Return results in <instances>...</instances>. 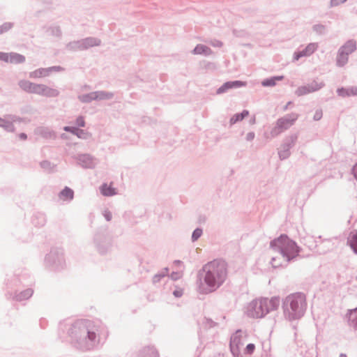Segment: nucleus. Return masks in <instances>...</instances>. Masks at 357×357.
<instances>
[{
    "mask_svg": "<svg viewBox=\"0 0 357 357\" xmlns=\"http://www.w3.org/2000/svg\"><path fill=\"white\" fill-rule=\"evenodd\" d=\"M206 271L205 284L199 287L203 294L211 292L219 287L227 279V264L224 260L215 259L206 264L204 267Z\"/></svg>",
    "mask_w": 357,
    "mask_h": 357,
    "instance_id": "nucleus-1",
    "label": "nucleus"
},
{
    "mask_svg": "<svg viewBox=\"0 0 357 357\" xmlns=\"http://www.w3.org/2000/svg\"><path fill=\"white\" fill-rule=\"evenodd\" d=\"M307 301L305 295L294 293L286 297L284 303V312L289 320L301 318L306 310Z\"/></svg>",
    "mask_w": 357,
    "mask_h": 357,
    "instance_id": "nucleus-2",
    "label": "nucleus"
},
{
    "mask_svg": "<svg viewBox=\"0 0 357 357\" xmlns=\"http://www.w3.org/2000/svg\"><path fill=\"white\" fill-rule=\"evenodd\" d=\"M272 248L279 250L289 260L298 252V247L296 243L290 240L287 235L282 234L271 243Z\"/></svg>",
    "mask_w": 357,
    "mask_h": 357,
    "instance_id": "nucleus-3",
    "label": "nucleus"
},
{
    "mask_svg": "<svg viewBox=\"0 0 357 357\" xmlns=\"http://www.w3.org/2000/svg\"><path fill=\"white\" fill-rule=\"evenodd\" d=\"M97 331L96 327L92 322L89 321H81L73 326L72 333H74L77 337L86 335L90 341L93 342L96 339Z\"/></svg>",
    "mask_w": 357,
    "mask_h": 357,
    "instance_id": "nucleus-4",
    "label": "nucleus"
},
{
    "mask_svg": "<svg viewBox=\"0 0 357 357\" xmlns=\"http://www.w3.org/2000/svg\"><path fill=\"white\" fill-rule=\"evenodd\" d=\"M268 312L266 306V298L255 299L247 307V314L253 318H261Z\"/></svg>",
    "mask_w": 357,
    "mask_h": 357,
    "instance_id": "nucleus-5",
    "label": "nucleus"
},
{
    "mask_svg": "<svg viewBox=\"0 0 357 357\" xmlns=\"http://www.w3.org/2000/svg\"><path fill=\"white\" fill-rule=\"evenodd\" d=\"M19 84L21 89L29 93H42L50 96L57 95L56 91L47 89L44 85L33 84L29 81L22 80L20 82Z\"/></svg>",
    "mask_w": 357,
    "mask_h": 357,
    "instance_id": "nucleus-6",
    "label": "nucleus"
},
{
    "mask_svg": "<svg viewBox=\"0 0 357 357\" xmlns=\"http://www.w3.org/2000/svg\"><path fill=\"white\" fill-rule=\"evenodd\" d=\"M297 118L298 115L291 114L290 116H285L278 119L275 126L271 130V136H276L281 133L282 132H283L284 130L288 129L290 126H291L294 124Z\"/></svg>",
    "mask_w": 357,
    "mask_h": 357,
    "instance_id": "nucleus-7",
    "label": "nucleus"
},
{
    "mask_svg": "<svg viewBox=\"0 0 357 357\" xmlns=\"http://www.w3.org/2000/svg\"><path fill=\"white\" fill-rule=\"evenodd\" d=\"M245 85V83L241 81L228 82L225 83L221 87H220L217 92L218 93H220L225 92L227 90L229 89L241 87Z\"/></svg>",
    "mask_w": 357,
    "mask_h": 357,
    "instance_id": "nucleus-8",
    "label": "nucleus"
},
{
    "mask_svg": "<svg viewBox=\"0 0 357 357\" xmlns=\"http://www.w3.org/2000/svg\"><path fill=\"white\" fill-rule=\"evenodd\" d=\"M347 244L351 247L354 252L357 254V231L349 234L347 239Z\"/></svg>",
    "mask_w": 357,
    "mask_h": 357,
    "instance_id": "nucleus-9",
    "label": "nucleus"
},
{
    "mask_svg": "<svg viewBox=\"0 0 357 357\" xmlns=\"http://www.w3.org/2000/svg\"><path fill=\"white\" fill-rule=\"evenodd\" d=\"M316 49H317V45L315 44H310L306 47L305 50H303L299 53L295 54L294 58L296 60H298L301 56H309L312 53H313Z\"/></svg>",
    "mask_w": 357,
    "mask_h": 357,
    "instance_id": "nucleus-10",
    "label": "nucleus"
},
{
    "mask_svg": "<svg viewBox=\"0 0 357 357\" xmlns=\"http://www.w3.org/2000/svg\"><path fill=\"white\" fill-rule=\"evenodd\" d=\"M100 192L104 196H112L116 194V189L112 187V183L109 185L104 183L102 185Z\"/></svg>",
    "mask_w": 357,
    "mask_h": 357,
    "instance_id": "nucleus-11",
    "label": "nucleus"
},
{
    "mask_svg": "<svg viewBox=\"0 0 357 357\" xmlns=\"http://www.w3.org/2000/svg\"><path fill=\"white\" fill-rule=\"evenodd\" d=\"M50 69L48 68H40L30 73V77L31 78H40L46 77L49 75Z\"/></svg>",
    "mask_w": 357,
    "mask_h": 357,
    "instance_id": "nucleus-12",
    "label": "nucleus"
},
{
    "mask_svg": "<svg viewBox=\"0 0 357 357\" xmlns=\"http://www.w3.org/2000/svg\"><path fill=\"white\" fill-rule=\"evenodd\" d=\"M280 305V298L278 297H273L271 299L266 298V306L268 311L275 310Z\"/></svg>",
    "mask_w": 357,
    "mask_h": 357,
    "instance_id": "nucleus-13",
    "label": "nucleus"
},
{
    "mask_svg": "<svg viewBox=\"0 0 357 357\" xmlns=\"http://www.w3.org/2000/svg\"><path fill=\"white\" fill-rule=\"evenodd\" d=\"M356 49V43L353 41L347 42L341 49L340 52L345 53L349 55V54L353 52Z\"/></svg>",
    "mask_w": 357,
    "mask_h": 357,
    "instance_id": "nucleus-14",
    "label": "nucleus"
},
{
    "mask_svg": "<svg viewBox=\"0 0 357 357\" xmlns=\"http://www.w3.org/2000/svg\"><path fill=\"white\" fill-rule=\"evenodd\" d=\"M59 197L64 201L70 200L73 198V191L68 188H66L60 192Z\"/></svg>",
    "mask_w": 357,
    "mask_h": 357,
    "instance_id": "nucleus-15",
    "label": "nucleus"
},
{
    "mask_svg": "<svg viewBox=\"0 0 357 357\" xmlns=\"http://www.w3.org/2000/svg\"><path fill=\"white\" fill-rule=\"evenodd\" d=\"M10 63H20L25 60L24 56L17 53H10Z\"/></svg>",
    "mask_w": 357,
    "mask_h": 357,
    "instance_id": "nucleus-16",
    "label": "nucleus"
},
{
    "mask_svg": "<svg viewBox=\"0 0 357 357\" xmlns=\"http://www.w3.org/2000/svg\"><path fill=\"white\" fill-rule=\"evenodd\" d=\"M248 111L243 110L241 114H236L234 115L230 119L231 124H234L237 121L243 120L245 117L248 116Z\"/></svg>",
    "mask_w": 357,
    "mask_h": 357,
    "instance_id": "nucleus-17",
    "label": "nucleus"
},
{
    "mask_svg": "<svg viewBox=\"0 0 357 357\" xmlns=\"http://www.w3.org/2000/svg\"><path fill=\"white\" fill-rule=\"evenodd\" d=\"M194 52L195 54H208L211 52V50L209 48H208L206 46L203 45H198L196 46V47L194 50Z\"/></svg>",
    "mask_w": 357,
    "mask_h": 357,
    "instance_id": "nucleus-18",
    "label": "nucleus"
},
{
    "mask_svg": "<svg viewBox=\"0 0 357 357\" xmlns=\"http://www.w3.org/2000/svg\"><path fill=\"white\" fill-rule=\"evenodd\" d=\"M282 78H283V77L281 76V77H276L268 79L263 81L262 84L264 86H274L275 84L276 80H281V79H282Z\"/></svg>",
    "mask_w": 357,
    "mask_h": 357,
    "instance_id": "nucleus-19",
    "label": "nucleus"
},
{
    "mask_svg": "<svg viewBox=\"0 0 357 357\" xmlns=\"http://www.w3.org/2000/svg\"><path fill=\"white\" fill-rule=\"evenodd\" d=\"M64 129L66 131H70V132H73V134L77 135L79 137H84V135H85V133L84 132L83 130H79V129L75 128L65 127Z\"/></svg>",
    "mask_w": 357,
    "mask_h": 357,
    "instance_id": "nucleus-20",
    "label": "nucleus"
},
{
    "mask_svg": "<svg viewBox=\"0 0 357 357\" xmlns=\"http://www.w3.org/2000/svg\"><path fill=\"white\" fill-rule=\"evenodd\" d=\"M349 319L352 322L354 327H357V307L351 310L349 314Z\"/></svg>",
    "mask_w": 357,
    "mask_h": 357,
    "instance_id": "nucleus-21",
    "label": "nucleus"
},
{
    "mask_svg": "<svg viewBox=\"0 0 357 357\" xmlns=\"http://www.w3.org/2000/svg\"><path fill=\"white\" fill-rule=\"evenodd\" d=\"M348 55L345 53L340 52L337 57V63L339 66L344 65L348 60Z\"/></svg>",
    "mask_w": 357,
    "mask_h": 357,
    "instance_id": "nucleus-22",
    "label": "nucleus"
},
{
    "mask_svg": "<svg viewBox=\"0 0 357 357\" xmlns=\"http://www.w3.org/2000/svg\"><path fill=\"white\" fill-rule=\"evenodd\" d=\"M323 85L324 84L322 83H318L314 82L307 85V87L309 89L310 93H312L320 89L323 86Z\"/></svg>",
    "mask_w": 357,
    "mask_h": 357,
    "instance_id": "nucleus-23",
    "label": "nucleus"
},
{
    "mask_svg": "<svg viewBox=\"0 0 357 357\" xmlns=\"http://www.w3.org/2000/svg\"><path fill=\"white\" fill-rule=\"evenodd\" d=\"M0 127L4 128L9 131L13 130V126L12 123L2 119H0Z\"/></svg>",
    "mask_w": 357,
    "mask_h": 357,
    "instance_id": "nucleus-24",
    "label": "nucleus"
},
{
    "mask_svg": "<svg viewBox=\"0 0 357 357\" xmlns=\"http://www.w3.org/2000/svg\"><path fill=\"white\" fill-rule=\"evenodd\" d=\"M309 93H310V91H309L307 86L299 87L296 91V93L298 96H303V95H305Z\"/></svg>",
    "mask_w": 357,
    "mask_h": 357,
    "instance_id": "nucleus-25",
    "label": "nucleus"
},
{
    "mask_svg": "<svg viewBox=\"0 0 357 357\" xmlns=\"http://www.w3.org/2000/svg\"><path fill=\"white\" fill-rule=\"evenodd\" d=\"M202 234V230L200 229H197L194 231L192 235V238L193 241H197Z\"/></svg>",
    "mask_w": 357,
    "mask_h": 357,
    "instance_id": "nucleus-26",
    "label": "nucleus"
},
{
    "mask_svg": "<svg viewBox=\"0 0 357 357\" xmlns=\"http://www.w3.org/2000/svg\"><path fill=\"white\" fill-rule=\"evenodd\" d=\"M32 295V291L30 289H27L24 292L21 293L19 296L20 299L28 298Z\"/></svg>",
    "mask_w": 357,
    "mask_h": 357,
    "instance_id": "nucleus-27",
    "label": "nucleus"
},
{
    "mask_svg": "<svg viewBox=\"0 0 357 357\" xmlns=\"http://www.w3.org/2000/svg\"><path fill=\"white\" fill-rule=\"evenodd\" d=\"M10 53L0 52V60L6 62H10Z\"/></svg>",
    "mask_w": 357,
    "mask_h": 357,
    "instance_id": "nucleus-28",
    "label": "nucleus"
},
{
    "mask_svg": "<svg viewBox=\"0 0 357 357\" xmlns=\"http://www.w3.org/2000/svg\"><path fill=\"white\" fill-rule=\"evenodd\" d=\"M255 349V346L253 344H248L245 348V352L248 354H251L253 353Z\"/></svg>",
    "mask_w": 357,
    "mask_h": 357,
    "instance_id": "nucleus-29",
    "label": "nucleus"
},
{
    "mask_svg": "<svg viewBox=\"0 0 357 357\" xmlns=\"http://www.w3.org/2000/svg\"><path fill=\"white\" fill-rule=\"evenodd\" d=\"M103 215L107 221L111 220L112 217V213L109 211H105Z\"/></svg>",
    "mask_w": 357,
    "mask_h": 357,
    "instance_id": "nucleus-30",
    "label": "nucleus"
},
{
    "mask_svg": "<svg viewBox=\"0 0 357 357\" xmlns=\"http://www.w3.org/2000/svg\"><path fill=\"white\" fill-rule=\"evenodd\" d=\"M322 116V112L321 111H317L315 114H314V119L315 120H319Z\"/></svg>",
    "mask_w": 357,
    "mask_h": 357,
    "instance_id": "nucleus-31",
    "label": "nucleus"
},
{
    "mask_svg": "<svg viewBox=\"0 0 357 357\" xmlns=\"http://www.w3.org/2000/svg\"><path fill=\"white\" fill-rule=\"evenodd\" d=\"M77 122L78 126H79L81 127L84 126V121L83 118H82V117L78 118L77 120Z\"/></svg>",
    "mask_w": 357,
    "mask_h": 357,
    "instance_id": "nucleus-32",
    "label": "nucleus"
},
{
    "mask_svg": "<svg viewBox=\"0 0 357 357\" xmlns=\"http://www.w3.org/2000/svg\"><path fill=\"white\" fill-rule=\"evenodd\" d=\"M183 294V291L181 289H179V290H175L174 291V295L176 296V297H180Z\"/></svg>",
    "mask_w": 357,
    "mask_h": 357,
    "instance_id": "nucleus-33",
    "label": "nucleus"
},
{
    "mask_svg": "<svg viewBox=\"0 0 357 357\" xmlns=\"http://www.w3.org/2000/svg\"><path fill=\"white\" fill-rule=\"evenodd\" d=\"M346 0H331V3L334 6L338 5L339 3H344Z\"/></svg>",
    "mask_w": 357,
    "mask_h": 357,
    "instance_id": "nucleus-34",
    "label": "nucleus"
},
{
    "mask_svg": "<svg viewBox=\"0 0 357 357\" xmlns=\"http://www.w3.org/2000/svg\"><path fill=\"white\" fill-rule=\"evenodd\" d=\"M353 171H354V176L357 179V164L354 167Z\"/></svg>",
    "mask_w": 357,
    "mask_h": 357,
    "instance_id": "nucleus-35",
    "label": "nucleus"
},
{
    "mask_svg": "<svg viewBox=\"0 0 357 357\" xmlns=\"http://www.w3.org/2000/svg\"><path fill=\"white\" fill-rule=\"evenodd\" d=\"M255 135L253 133L250 132L248 135V139H252L254 138Z\"/></svg>",
    "mask_w": 357,
    "mask_h": 357,
    "instance_id": "nucleus-36",
    "label": "nucleus"
},
{
    "mask_svg": "<svg viewBox=\"0 0 357 357\" xmlns=\"http://www.w3.org/2000/svg\"><path fill=\"white\" fill-rule=\"evenodd\" d=\"M20 137L22 139H26V135L24 133H22L20 135Z\"/></svg>",
    "mask_w": 357,
    "mask_h": 357,
    "instance_id": "nucleus-37",
    "label": "nucleus"
},
{
    "mask_svg": "<svg viewBox=\"0 0 357 357\" xmlns=\"http://www.w3.org/2000/svg\"><path fill=\"white\" fill-rule=\"evenodd\" d=\"M160 280V277L158 275H155L153 278L154 282H158Z\"/></svg>",
    "mask_w": 357,
    "mask_h": 357,
    "instance_id": "nucleus-38",
    "label": "nucleus"
},
{
    "mask_svg": "<svg viewBox=\"0 0 357 357\" xmlns=\"http://www.w3.org/2000/svg\"><path fill=\"white\" fill-rule=\"evenodd\" d=\"M340 357H346L345 356H341Z\"/></svg>",
    "mask_w": 357,
    "mask_h": 357,
    "instance_id": "nucleus-39",
    "label": "nucleus"
}]
</instances>
